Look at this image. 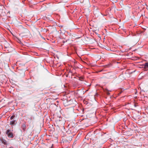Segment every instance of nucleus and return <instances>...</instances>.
<instances>
[{"instance_id": "6e6552de", "label": "nucleus", "mask_w": 148, "mask_h": 148, "mask_svg": "<svg viewBox=\"0 0 148 148\" xmlns=\"http://www.w3.org/2000/svg\"><path fill=\"white\" fill-rule=\"evenodd\" d=\"M14 117H15V116L14 115H12V116L11 117H10V119L11 120L12 119L14 118Z\"/></svg>"}, {"instance_id": "423d86ee", "label": "nucleus", "mask_w": 148, "mask_h": 148, "mask_svg": "<svg viewBox=\"0 0 148 148\" xmlns=\"http://www.w3.org/2000/svg\"><path fill=\"white\" fill-rule=\"evenodd\" d=\"M143 66H144V68L145 69L147 68L148 67V62L145 63L143 64Z\"/></svg>"}, {"instance_id": "f8f14e48", "label": "nucleus", "mask_w": 148, "mask_h": 148, "mask_svg": "<svg viewBox=\"0 0 148 148\" xmlns=\"http://www.w3.org/2000/svg\"><path fill=\"white\" fill-rule=\"evenodd\" d=\"M9 148H13L12 147H10Z\"/></svg>"}, {"instance_id": "20e7f679", "label": "nucleus", "mask_w": 148, "mask_h": 148, "mask_svg": "<svg viewBox=\"0 0 148 148\" xmlns=\"http://www.w3.org/2000/svg\"><path fill=\"white\" fill-rule=\"evenodd\" d=\"M21 128L23 130V131H25L26 130V126L25 124H23L21 126Z\"/></svg>"}, {"instance_id": "0eeeda50", "label": "nucleus", "mask_w": 148, "mask_h": 148, "mask_svg": "<svg viewBox=\"0 0 148 148\" xmlns=\"http://www.w3.org/2000/svg\"><path fill=\"white\" fill-rule=\"evenodd\" d=\"M15 122L16 120L11 121L10 122V124L11 125H14V124H15Z\"/></svg>"}, {"instance_id": "ddd939ff", "label": "nucleus", "mask_w": 148, "mask_h": 148, "mask_svg": "<svg viewBox=\"0 0 148 148\" xmlns=\"http://www.w3.org/2000/svg\"><path fill=\"white\" fill-rule=\"evenodd\" d=\"M57 122H58V120H57Z\"/></svg>"}, {"instance_id": "1a4fd4ad", "label": "nucleus", "mask_w": 148, "mask_h": 148, "mask_svg": "<svg viewBox=\"0 0 148 148\" xmlns=\"http://www.w3.org/2000/svg\"><path fill=\"white\" fill-rule=\"evenodd\" d=\"M9 49H11L12 51H13L14 50V49L13 48H12V47L9 48Z\"/></svg>"}, {"instance_id": "9d476101", "label": "nucleus", "mask_w": 148, "mask_h": 148, "mask_svg": "<svg viewBox=\"0 0 148 148\" xmlns=\"http://www.w3.org/2000/svg\"><path fill=\"white\" fill-rule=\"evenodd\" d=\"M107 94L108 95H109L110 94V93L109 92H107Z\"/></svg>"}, {"instance_id": "9b49d317", "label": "nucleus", "mask_w": 148, "mask_h": 148, "mask_svg": "<svg viewBox=\"0 0 148 148\" xmlns=\"http://www.w3.org/2000/svg\"><path fill=\"white\" fill-rule=\"evenodd\" d=\"M134 106L135 107H136L137 106V105H136L135 104H134Z\"/></svg>"}, {"instance_id": "f257e3e1", "label": "nucleus", "mask_w": 148, "mask_h": 148, "mask_svg": "<svg viewBox=\"0 0 148 148\" xmlns=\"http://www.w3.org/2000/svg\"><path fill=\"white\" fill-rule=\"evenodd\" d=\"M30 34L29 31L27 29H24L23 32L20 34V35L21 37H23V36H27Z\"/></svg>"}, {"instance_id": "39448f33", "label": "nucleus", "mask_w": 148, "mask_h": 148, "mask_svg": "<svg viewBox=\"0 0 148 148\" xmlns=\"http://www.w3.org/2000/svg\"><path fill=\"white\" fill-rule=\"evenodd\" d=\"M0 141H1L2 143L4 144V145H6V141L4 139L1 138H0Z\"/></svg>"}, {"instance_id": "f03ea898", "label": "nucleus", "mask_w": 148, "mask_h": 148, "mask_svg": "<svg viewBox=\"0 0 148 148\" xmlns=\"http://www.w3.org/2000/svg\"><path fill=\"white\" fill-rule=\"evenodd\" d=\"M6 134L8 136V137L11 138H12L14 137L12 132H11V130L9 129L7 130L6 132Z\"/></svg>"}, {"instance_id": "7ed1b4c3", "label": "nucleus", "mask_w": 148, "mask_h": 148, "mask_svg": "<svg viewBox=\"0 0 148 148\" xmlns=\"http://www.w3.org/2000/svg\"><path fill=\"white\" fill-rule=\"evenodd\" d=\"M66 136V135L65 136H66V138L65 137L63 139L64 142H69L72 140V136Z\"/></svg>"}]
</instances>
